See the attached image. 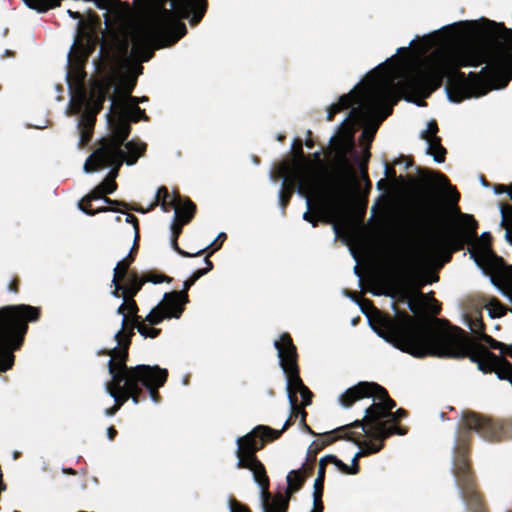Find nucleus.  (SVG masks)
Listing matches in <instances>:
<instances>
[{
    "instance_id": "1",
    "label": "nucleus",
    "mask_w": 512,
    "mask_h": 512,
    "mask_svg": "<svg viewBox=\"0 0 512 512\" xmlns=\"http://www.w3.org/2000/svg\"><path fill=\"white\" fill-rule=\"evenodd\" d=\"M482 29L484 41L469 43L450 55L443 57L432 69L417 66L408 71L396 87L405 94V99L419 106L426 105L423 99L439 89L447 78L446 94L454 103L480 97L491 89L505 88L512 80V29L503 23L485 20ZM373 84L365 103L363 92L354 88L340 96L337 103L327 111V121L335 115L350 109L342 124H363L385 108L380 121L392 114V106L386 103L393 96V71L386 63L380 64L369 73Z\"/></svg>"
},
{
    "instance_id": "2",
    "label": "nucleus",
    "mask_w": 512,
    "mask_h": 512,
    "mask_svg": "<svg viewBox=\"0 0 512 512\" xmlns=\"http://www.w3.org/2000/svg\"><path fill=\"white\" fill-rule=\"evenodd\" d=\"M282 433L283 430L258 425L246 435L238 437L236 441V467L238 469H248L252 472L253 479L260 488L263 512H287L292 495L298 492L305 483V475H303L302 469H297L288 473L286 477L287 489L284 495L282 493L272 495L269 490L270 479L264 464L257 457V452L262 450L267 443L280 438Z\"/></svg>"
},
{
    "instance_id": "3",
    "label": "nucleus",
    "mask_w": 512,
    "mask_h": 512,
    "mask_svg": "<svg viewBox=\"0 0 512 512\" xmlns=\"http://www.w3.org/2000/svg\"><path fill=\"white\" fill-rule=\"evenodd\" d=\"M172 9L162 7L155 19L151 32L140 31L132 38V48L124 39L119 44V51L124 59L129 54L137 61L147 62L154 56L152 43L157 40L161 46H171L187 34V28L181 19H188L190 25L196 26L203 19L207 8V0H170Z\"/></svg>"
},
{
    "instance_id": "4",
    "label": "nucleus",
    "mask_w": 512,
    "mask_h": 512,
    "mask_svg": "<svg viewBox=\"0 0 512 512\" xmlns=\"http://www.w3.org/2000/svg\"><path fill=\"white\" fill-rule=\"evenodd\" d=\"M412 353L420 356L464 359L476 363L483 373L495 372L501 380L509 381L512 377V363L505 357L497 356L486 346L460 327L442 328L434 336L432 346H414Z\"/></svg>"
},
{
    "instance_id": "5",
    "label": "nucleus",
    "mask_w": 512,
    "mask_h": 512,
    "mask_svg": "<svg viewBox=\"0 0 512 512\" xmlns=\"http://www.w3.org/2000/svg\"><path fill=\"white\" fill-rule=\"evenodd\" d=\"M356 303L366 315L369 311L376 313V326H373V329L381 338L413 357L424 358L425 356L412 353V348L414 346H432L434 336L441 329L437 325L440 322L439 319L429 321L411 316L406 311H396L395 316L383 314L367 298L356 299Z\"/></svg>"
},
{
    "instance_id": "6",
    "label": "nucleus",
    "mask_w": 512,
    "mask_h": 512,
    "mask_svg": "<svg viewBox=\"0 0 512 512\" xmlns=\"http://www.w3.org/2000/svg\"><path fill=\"white\" fill-rule=\"evenodd\" d=\"M457 219L455 228L451 231L436 234L432 238V248L435 253L442 255L445 262H449L452 253L463 250L468 246L471 258L477 265L489 266L492 260H496L491 266L490 276L492 277L495 269L498 267H508L501 258H497L491 248L492 236L489 233H483L480 239L477 237L478 223L473 215L462 213L459 207L455 206Z\"/></svg>"
},
{
    "instance_id": "7",
    "label": "nucleus",
    "mask_w": 512,
    "mask_h": 512,
    "mask_svg": "<svg viewBox=\"0 0 512 512\" xmlns=\"http://www.w3.org/2000/svg\"><path fill=\"white\" fill-rule=\"evenodd\" d=\"M41 308L28 304L7 305L0 308V372L12 368L15 356L28 332L29 323L41 318Z\"/></svg>"
},
{
    "instance_id": "8",
    "label": "nucleus",
    "mask_w": 512,
    "mask_h": 512,
    "mask_svg": "<svg viewBox=\"0 0 512 512\" xmlns=\"http://www.w3.org/2000/svg\"><path fill=\"white\" fill-rule=\"evenodd\" d=\"M307 198L308 211L303 214V219L317 227L321 221L325 224H332L334 231L339 233V226L335 223L344 199L345 191L343 187L330 182L327 187H320L317 184L316 189L300 193Z\"/></svg>"
},
{
    "instance_id": "9",
    "label": "nucleus",
    "mask_w": 512,
    "mask_h": 512,
    "mask_svg": "<svg viewBox=\"0 0 512 512\" xmlns=\"http://www.w3.org/2000/svg\"><path fill=\"white\" fill-rule=\"evenodd\" d=\"M392 412H387L383 401L373 402L365 409V415L362 419H357L352 423L340 426L336 431L347 428H355L362 436H367L371 440L383 442L393 435H405L408 429L401 425H391L389 417Z\"/></svg>"
},
{
    "instance_id": "10",
    "label": "nucleus",
    "mask_w": 512,
    "mask_h": 512,
    "mask_svg": "<svg viewBox=\"0 0 512 512\" xmlns=\"http://www.w3.org/2000/svg\"><path fill=\"white\" fill-rule=\"evenodd\" d=\"M274 347L277 350L280 367L286 374L288 398H290V393L294 397H297L296 395L299 393L303 406H309L312 403L313 393L300 377L297 348L290 334L282 333L280 338L274 342Z\"/></svg>"
},
{
    "instance_id": "11",
    "label": "nucleus",
    "mask_w": 512,
    "mask_h": 512,
    "mask_svg": "<svg viewBox=\"0 0 512 512\" xmlns=\"http://www.w3.org/2000/svg\"><path fill=\"white\" fill-rule=\"evenodd\" d=\"M419 174L422 176L425 189L419 198V208L421 218L428 225H435L443 221L444 211L441 203L440 193L433 186L432 182L436 181L444 188H449L453 192V202L457 203L460 199V194L455 187H452L449 179L441 172H434L432 170H425L422 172L418 169Z\"/></svg>"
},
{
    "instance_id": "12",
    "label": "nucleus",
    "mask_w": 512,
    "mask_h": 512,
    "mask_svg": "<svg viewBox=\"0 0 512 512\" xmlns=\"http://www.w3.org/2000/svg\"><path fill=\"white\" fill-rule=\"evenodd\" d=\"M115 341L118 347H114L110 351L105 352L110 356L108 361V370L111 377L116 383L123 382L124 380H134L136 377L144 376V372L150 370V365H137L128 367L127 361L129 357V347L131 345V338H126L125 330H119L115 336Z\"/></svg>"
},
{
    "instance_id": "13",
    "label": "nucleus",
    "mask_w": 512,
    "mask_h": 512,
    "mask_svg": "<svg viewBox=\"0 0 512 512\" xmlns=\"http://www.w3.org/2000/svg\"><path fill=\"white\" fill-rule=\"evenodd\" d=\"M452 474L468 512H488L472 466H466L462 460L453 462Z\"/></svg>"
},
{
    "instance_id": "14",
    "label": "nucleus",
    "mask_w": 512,
    "mask_h": 512,
    "mask_svg": "<svg viewBox=\"0 0 512 512\" xmlns=\"http://www.w3.org/2000/svg\"><path fill=\"white\" fill-rule=\"evenodd\" d=\"M111 134L99 141L97 148L124 151L122 149L131 133V123L127 117L125 103L114 101L107 113Z\"/></svg>"
},
{
    "instance_id": "15",
    "label": "nucleus",
    "mask_w": 512,
    "mask_h": 512,
    "mask_svg": "<svg viewBox=\"0 0 512 512\" xmlns=\"http://www.w3.org/2000/svg\"><path fill=\"white\" fill-rule=\"evenodd\" d=\"M293 153L296 160L293 179L298 182V192L303 193L316 189L318 176L310 159L304 155L300 139L294 141Z\"/></svg>"
},
{
    "instance_id": "16",
    "label": "nucleus",
    "mask_w": 512,
    "mask_h": 512,
    "mask_svg": "<svg viewBox=\"0 0 512 512\" xmlns=\"http://www.w3.org/2000/svg\"><path fill=\"white\" fill-rule=\"evenodd\" d=\"M123 163H125L124 151L96 148L87 158L84 164V171L86 173H93L101 168L111 167L107 178L115 181Z\"/></svg>"
},
{
    "instance_id": "17",
    "label": "nucleus",
    "mask_w": 512,
    "mask_h": 512,
    "mask_svg": "<svg viewBox=\"0 0 512 512\" xmlns=\"http://www.w3.org/2000/svg\"><path fill=\"white\" fill-rule=\"evenodd\" d=\"M177 291L167 292L163 295L161 302L155 306L146 316L145 321L150 325H158L165 319H179L185 310L184 299Z\"/></svg>"
},
{
    "instance_id": "18",
    "label": "nucleus",
    "mask_w": 512,
    "mask_h": 512,
    "mask_svg": "<svg viewBox=\"0 0 512 512\" xmlns=\"http://www.w3.org/2000/svg\"><path fill=\"white\" fill-rule=\"evenodd\" d=\"M106 391L114 399V405H119V409L129 399H132L135 404H138L141 399H145L143 390L135 384L134 380L116 383L112 378L106 383Z\"/></svg>"
},
{
    "instance_id": "19",
    "label": "nucleus",
    "mask_w": 512,
    "mask_h": 512,
    "mask_svg": "<svg viewBox=\"0 0 512 512\" xmlns=\"http://www.w3.org/2000/svg\"><path fill=\"white\" fill-rule=\"evenodd\" d=\"M144 376L136 377L135 384L138 387H145L149 393L150 398L158 403L161 400L159 388L163 387L168 379L167 369L160 368L159 366H150V370L145 371Z\"/></svg>"
},
{
    "instance_id": "20",
    "label": "nucleus",
    "mask_w": 512,
    "mask_h": 512,
    "mask_svg": "<svg viewBox=\"0 0 512 512\" xmlns=\"http://www.w3.org/2000/svg\"><path fill=\"white\" fill-rule=\"evenodd\" d=\"M374 382L361 381L346 389L338 398L339 404L344 409H350L355 403L362 399L373 397Z\"/></svg>"
},
{
    "instance_id": "21",
    "label": "nucleus",
    "mask_w": 512,
    "mask_h": 512,
    "mask_svg": "<svg viewBox=\"0 0 512 512\" xmlns=\"http://www.w3.org/2000/svg\"><path fill=\"white\" fill-rule=\"evenodd\" d=\"M112 83L110 81H104L97 83L86 102L85 109L93 114H99L103 109V105L107 99L116 101L115 97L111 95Z\"/></svg>"
},
{
    "instance_id": "22",
    "label": "nucleus",
    "mask_w": 512,
    "mask_h": 512,
    "mask_svg": "<svg viewBox=\"0 0 512 512\" xmlns=\"http://www.w3.org/2000/svg\"><path fill=\"white\" fill-rule=\"evenodd\" d=\"M355 437L358 439L357 442H359L355 444L360 448V450L353 457L352 465L349 466L351 475H356L359 473V459L361 457H365L370 454H375L382 450L384 447L383 442H377L375 440H371L367 436H362L357 430L355 431Z\"/></svg>"
},
{
    "instance_id": "23",
    "label": "nucleus",
    "mask_w": 512,
    "mask_h": 512,
    "mask_svg": "<svg viewBox=\"0 0 512 512\" xmlns=\"http://www.w3.org/2000/svg\"><path fill=\"white\" fill-rule=\"evenodd\" d=\"M139 241L134 240L133 246L129 252V254L119 261L114 268V276L112 279V285L114 286V290L112 291V295L114 297L119 298V291L121 288V282L126 277L127 273H130L129 270L131 264L135 261V257L139 247Z\"/></svg>"
},
{
    "instance_id": "24",
    "label": "nucleus",
    "mask_w": 512,
    "mask_h": 512,
    "mask_svg": "<svg viewBox=\"0 0 512 512\" xmlns=\"http://www.w3.org/2000/svg\"><path fill=\"white\" fill-rule=\"evenodd\" d=\"M192 220L191 212L189 215L183 217L181 220L174 217L171 224V246L172 248L183 257H196L204 253L205 249H200L195 253H189L181 249L178 245V238L182 233L184 225L188 224Z\"/></svg>"
},
{
    "instance_id": "25",
    "label": "nucleus",
    "mask_w": 512,
    "mask_h": 512,
    "mask_svg": "<svg viewBox=\"0 0 512 512\" xmlns=\"http://www.w3.org/2000/svg\"><path fill=\"white\" fill-rule=\"evenodd\" d=\"M492 283L512 303V265L495 269L492 275Z\"/></svg>"
},
{
    "instance_id": "26",
    "label": "nucleus",
    "mask_w": 512,
    "mask_h": 512,
    "mask_svg": "<svg viewBox=\"0 0 512 512\" xmlns=\"http://www.w3.org/2000/svg\"><path fill=\"white\" fill-rule=\"evenodd\" d=\"M105 197H107V196L103 192L102 187H100L98 185L90 193H88L85 197H83L81 199V201L78 204V207H79V209L82 212H84L85 214L90 215V216H94L97 213L107 212V211H114V212L125 213L124 211H122V210H120L118 208H115V207H101V208H98V209H89V208H87L85 206V203L89 204L92 201L98 200V199H103L104 200Z\"/></svg>"
},
{
    "instance_id": "27",
    "label": "nucleus",
    "mask_w": 512,
    "mask_h": 512,
    "mask_svg": "<svg viewBox=\"0 0 512 512\" xmlns=\"http://www.w3.org/2000/svg\"><path fill=\"white\" fill-rule=\"evenodd\" d=\"M123 281L125 283L121 284V288L119 291V297L122 298L135 297L145 284L143 282L142 276L139 275L136 271H131L130 273H127Z\"/></svg>"
},
{
    "instance_id": "28",
    "label": "nucleus",
    "mask_w": 512,
    "mask_h": 512,
    "mask_svg": "<svg viewBox=\"0 0 512 512\" xmlns=\"http://www.w3.org/2000/svg\"><path fill=\"white\" fill-rule=\"evenodd\" d=\"M124 162L131 166L137 163L138 159L144 156L147 144L138 140H130L124 143Z\"/></svg>"
},
{
    "instance_id": "29",
    "label": "nucleus",
    "mask_w": 512,
    "mask_h": 512,
    "mask_svg": "<svg viewBox=\"0 0 512 512\" xmlns=\"http://www.w3.org/2000/svg\"><path fill=\"white\" fill-rule=\"evenodd\" d=\"M177 200H181V196L178 193L171 196L167 187L161 186L157 190L155 202L150 205L148 210H152L157 205H160L164 212H169L176 205Z\"/></svg>"
},
{
    "instance_id": "30",
    "label": "nucleus",
    "mask_w": 512,
    "mask_h": 512,
    "mask_svg": "<svg viewBox=\"0 0 512 512\" xmlns=\"http://www.w3.org/2000/svg\"><path fill=\"white\" fill-rule=\"evenodd\" d=\"M336 430L337 428L334 429L333 431L322 434L321 439H319L318 441H320L324 445V448L336 442L337 440H347L353 443H358V439L355 437V428H347L340 431Z\"/></svg>"
},
{
    "instance_id": "31",
    "label": "nucleus",
    "mask_w": 512,
    "mask_h": 512,
    "mask_svg": "<svg viewBox=\"0 0 512 512\" xmlns=\"http://www.w3.org/2000/svg\"><path fill=\"white\" fill-rule=\"evenodd\" d=\"M153 325H146L142 317L135 318V324H131L128 332H126V338H131L134 336V329L136 328L138 332L145 338H156L160 335L161 329L152 327Z\"/></svg>"
},
{
    "instance_id": "32",
    "label": "nucleus",
    "mask_w": 512,
    "mask_h": 512,
    "mask_svg": "<svg viewBox=\"0 0 512 512\" xmlns=\"http://www.w3.org/2000/svg\"><path fill=\"white\" fill-rule=\"evenodd\" d=\"M424 140L428 142L427 154L433 156L437 163H443L446 158L447 150L441 144V138L424 135Z\"/></svg>"
},
{
    "instance_id": "33",
    "label": "nucleus",
    "mask_w": 512,
    "mask_h": 512,
    "mask_svg": "<svg viewBox=\"0 0 512 512\" xmlns=\"http://www.w3.org/2000/svg\"><path fill=\"white\" fill-rule=\"evenodd\" d=\"M295 187L298 188V182L296 179H293V175L290 178L285 176L281 190L279 192V204L283 211H285L286 207L288 206L294 193Z\"/></svg>"
},
{
    "instance_id": "34",
    "label": "nucleus",
    "mask_w": 512,
    "mask_h": 512,
    "mask_svg": "<svg viewBox=\"0 0 512 512\" xmlns=\"http://www.w3.org/2000/svg\"><path fill=\"white\" fill-rule=\"evenodd\" d=\"M130 104H125V110L127 113V117L129 118L130 123H138L139 121H148L149 117L147 116L144 109H141L138 106L139 100L137 97H130Z\"/></svg>"
},
{
    "instance_id": "35",
    "label": "nucleus",
    "mask_w": 512,
    "mask_h": 512,
    "mask_svg": "<svg viewBox=\"0 0 512 512\" xmlns=\"http://www.w3.org/2000/svg\"><path fill=\"white\" fill-rule=\"evenodd\" d=\"M172 209L175 211L174 217L180 220L189 215L190 212L193 219L196 213V205L187 197H181V200H177L176 205Z\"/></svg>"
},
{
    "instance_id": "36",
    "label": "nucleus",
    "mask_w": 512,
    "mask_h": 512,
    "mask_svg": "<svg viewBox=\"0 0 512 512\" xmlns=\"http://www.w3.org/2000/svg\"><path fill=\"white\" fill-rule=\"evenodd\" d=\"M373 390L372 398L383 401L386 411L392 412V409L396 407V402L389 396L388 391L376 382H374Z\"/></svg>"
},
{
    "instance_id": "37",
    "label": "nucleus",
    "mask_w": 512,
    "mask_h": 512,
    "mask_svg": "<svg viewBox=\"0 0 512 512\" xmlns=\"http://www.w3.org/2000/svg\"><path fill=\"white\" fill-rule=\"evenodd\" d=\"M478 340L483 341L485 344L488 345L489 348L499 350L503 355L510 356L512 358V344L506 345L496 339H494L492 336L484 333L482 334Z\"/></svg>"
},
{
    "instance_id": "38",
    "label": "nucleus",
    "mask_w": 512,
    "mask_h": 512,
    "mask_svg": "<svg viewBox=\"0 0 512 512\" xmlns=\"http://www.w3.org/2000/svg\"><path fill=\"white\" fill-rule=\"evenodd\" d=\"M500 212H501V218H502L501 226L506 230L505 237H506V239H511L512 205L501 204Z\"/></svg>"
},
{
    "instance_id": "39",
    "label": "nucleus",
    "mask_w": 512,
    "mask_h": 512,
    "mask_svg": "<svg viewBox=\"0 0 512 512\" xmlns=\"http://www.w3.org/2000/svg\"><path fill=\"white\" fill-rule=\"evenodd\" d=\"M486 308L491 318H500L506 315L507 311L510 312V309L503 305L497 298H491Z\"/></svg>"
},
{
    "instance_id": "40",
    "label": "nucleus",
    "mask_w": 512,
    "mask_h": 512,
    "mask_svg": "<svg viewBox=\"0 0 512 512\" xmlns=\"http://www.w3.org/2000/svg\"><path fill=\"white\" fill-rule=\"evenodd\" d=\"M24 2L38 12H46L60 5L59 0H24Z\"/></svg>"
},
{
    "instance_id": "41",
    "label": "nucleus",
    "mask_w": 512,
    "mask_h": 512,
    "mask_svg": "<svg viewBox=\"0 0 512 512\" xmlns=\"http://www.w3.org/2000/svg\"><path fill=\"white\" fill-rule=\"evenodd\" d=\"M288 399H289V403H290L291 412H290L289 418L286 420V422L284 423V425L281 429V430H283V432L286 431L294 423L293 419H296L299 416V414H300L299 410L303 409V407H304L303 404L302 405L298 404L297 397L290 395V398H288Z\"/></svg>"
},
{
    "instance_id": "42",
    "label": "nucleus",
    "mask_w": 512,
    "mask_h": 512,
    "mask_svg": "<svg viewBox=\"0 0 512 512\" xmlns=\"http://www.w3.org/2000/svg\"><path fill=\"white\" fill-rule=\"evenodd\" d=\"M141 276L143 278L144 283H147V282H151L153 284H160L163 282L171 283L173 280L171 277H169L163 273H160L158 271H155V270L145 272Z\"/></svg>"
},
{
    "instance_id": "43",
    "label": "nucleus",
    "mask_w": 512,
    "mask_h": 512,
    "mask_svg": "<svg viewBox=\"0 0 512 512\" xmlns=\"http://www.w3.org/2000/svg\"><path fill=\"white\" fill-rule=\"evenodd\" d=\"M311 163L313 164L314 166V169L317 173V176H318V185L320 187H324L322 184H321V179H322V172L326 169V166H325V163L322 159V152L321 151H316L312 154V160H310Z\"/></svg>"
},
{
    "instance_id": "44",
    "label": "nucleus",
    "mask_w": 512,
    "mask_h": 512,
    "mask_svg": "<svg viewBox=\"0 0 512 512\" xmlns=\"http://www.w3.org/2000/svg\"><path fill=\"white\" fill-rule=\"evenodd\" d=\"M74 74L76 81L83 82L86 76L84 71V60L78 58L74 62H70V74Z\"/></svg>"
},
{
    "instance_id": "45",
    "label": "nucleus",
    "mask_w": 512,
    "mask_h": 512,
    "mask_svg": "<svg viewBox=\"0 0 512 512\" xmlns=\"http://www.w3.org/2000/svg\"><path fill=\"white\" fill-rule=\"evenodd\" d=\"M203 276L202 272H194L192 276L187 279L183 284V289L181 291H177L180 296L184 299V302H189L188 290L195 284V282Z\"/></svg>"
},
{
    "instance_id": "46",
    "label": "nucleus",
    "mask_w": 512,
    "mask_h": 512,
    "mask_svg": "<svg viewBox=\"0 0 512 512\" xmlns=\"http://www.w3.org/2000/svg\"><path fill=\"white\" fill-rule=\"evenodd\" d=\"M469 328L477 339L485 333V323L483 322L482 316H476L469 320Z\"/></svg>"
},
{
    "instance_id": "47",
    "label": "nucleus",
    "mask_w": 512,
    "mask_h": 512,
    "mask_svg": "<svg viewBox=\"0 0 512 512\" xmlns=\"http://www.w3.org/2000/svg\"><path fill=\"white\" fill-rule=\"evenodd\" d=\"M137 83V76H124L121 79V90L125 97H132L131 93L134 90Z\"/></svg>"
},
{
    "instance_id": "48",
    "label": "nucleus",
    "mask_w": 512,
    "mask_h": 512,
    "mask_svg": "<svg viewBox=\"0 0 512 512\" xmlns=\"http://www.w3.org/2000/svg\"><path fill=\"white\" fill-rule=\"evenodd\" d=\"M123 300L125 301L126 311H127L128 317L130 319V323L135 324V318L140 317L138 315L139 307H138L136 301L134 300V297L123 298Z\"/></svg>"
},
{
    "instance_id": "49",
    "label": "nucleus",
    "mask_w": 512,
    "mask_h": 512,
    "mask_svg": "<svg viewBox=\"0 0 512 512\" xmlns=\"http://www.w3.org/2000/svg\"><path fill=\"white\" fill-rule=\"evenodd\" d=\"M104 202L107 203V204H110V205H116V206H121L127 210H133L135 212H138V213H145L147 211H149L148 209L145 210L144 208H142L141 206L137 205V204H134V205H130L124 201H119V200H112L108 197H105L104 198Z\"/></svg>"
},
{
    "instance_id": "50",
    "label": "nucleus",
    "mask_w": 512,
    "mask_h": 512,
    "mask_svg": "<svg viewBox=\"0 0 512 512\" xmlns=\"http://www.w3.org/2000/svg\"><path fill=\"white\" fill-rule=\"evenodd\" d=\"M324 449V445L320 441H313L307 450V461L314 463L318 453Z\"/></svg>"
},
{
    "instance_id": "51",
    "label": "nucleus",
    "mask_w": 512,
    "mask_h": 512,
    "mask_svg": "<svg viewBox=\"0 0 512 512\" xmlns=\"http://www.w3.org/2000/svg\"><path fill=\"white\" fill-rule=\"evenodd\" d=\"M227 235L224 232H221L217 238L207 247L204 249V253L208 251V256H212L213 253H215L217 250H219L223 244V242L226 240Z\"/></svg>"
},
{
    "instance_id": "52",
    "label": "nucleus",
    "mask_w": 512,
    "mask_h": 512,
    "mask_svg": "<svg viewBox=\"0 0 512 512\" xmlns=\"http://www.w3.org/2000/svg\"><path fill=\"white\" fill-rule=\"evenodd\" d=\"M324 460H326L328 464H334L343 474L351 475L349 465L342 462L335 455H326L324 456Z\"/></svg>"
},
{
    "instance_id": "53",
    "label": "nucleus",
    "mask_w": 512,
    "mask_h": 512,
    "mask_svg": "<svg viewBox=\"0 0 512 512\" xmlns=\"http://www.w3.org/2000/svg\"><path fill=\"white\" fill-rule=\"evenodd\" d=\"M97 114H93L92 112L84 110L79 121V126L89 127L93 130L95 122H96Z\"/></svg>"
},
{
    "instance_id": "54",
    "label": "nucleus",
    "mask_w": 512,
    "mask_h": 512,
    "mask_svg": "<svg viewBox=\"0 0 512 512\" xmlns=\"http://www.w3.org/2000/svg\"><path fill=\"white\" fill-rule=\"evenodd\" d=\"M117 313L123 315L122 319V325L120 330H125V332H128V329L130 328V319L128 317L127 311H126V305L125 301L117 308Z\"/></svg>"
},
{
    "instance_id": "55",
    "label": "nucleus",
    "mask_w": 512,
    "mask_h": 512,
    "mask_svg": "<svg viewBox=\"0 0 512 512\" xmlns=\"http://www.w3.org/2000/svg\"><path fill=\"white\" fill-rule=\"evenodd\" d=\"M407 416L408 412L403 408H399L395 412L392 411V415H390L388 420H390L391 425H399L398 422Z\"/></svg>"
},
{
    "instance_id": "56",
    "label": "nucleus",
    "mask_w": 512,
    "mask_h": 512,
    "mask_svg": "<svg viewBox=\"0 0 512 512\" xmlns=\"http://www.w3.org/2000/svg\"><path fill=\"white\" fill-rule=\"evenodd\" d=\"M100 187H102L103 192L105 195L112 194L117 189V183L114 180H109V178H106L103 180L100 184Z\"/></svg>"
},
{
    "instance_id": "57",
    "label": "nucleus",
    "mask_w": 512,
    "mask_h": 512,
    "mask_svg": "<svg viewBox=\"0 0 512 512\" xmlns=\"http://www.w3.org/2000/svg\"><path fill=\"white\" fill-rule=\"evenodd\" d=\"M438 131L439 128L437 122L435 120H431L428 122L427 130L421 133V138L424 139V135H429V137H438Z\"/></svg>"
},
{
    "instance_id": "58",
    "label": "nucleus",
    "mask_w": 512,
    "mask_h": 512,
    "mask_svg": "<svg viewBox=\"0 0 512 512\" xmlns=\"http://www.w3.org/2000/svg\"><path fill=\"white\" fill-rule=\"evenodd\" d=\"M80 130V143L86 145L92 138L93 130L89 127L79 126Z\"/></svg>"
},
{
    "instance_id": "59",
    "label": "nucleus",
    "mask_w": 512,
    "mask_h": 512,
    "mask_svg": "<svg viewBox=\"0 0 512 512\" xmlns=\"http://www.w3.org/2000/svg\"><path fill=\"white\" fill-rule=\"evenodd\" d=\"M126 222L133 225L134 231H135V237L134 240L139 241L140 239V232H139V221L136 216L133 214H127Z\"/></svg>"
},
{
    "instance_id": "60",
    "label": "nucleus",
    "mask_w": 512,
    "mask_h": 512,
    "mask_svg": "<svg viewBox=\"0 0 512 512\" xmlns=\"http://www.w3.org/2000/svg\"><path fill=\"white\" fill-rule=\"evenodd\" d=\"M229 505H230V512H251L250 509L246 505L238 502L235 499H231L229 502Z\"/></svg>"
},
{
    "instance_id": "61",
    "label": "nucleus",
    "mask_w": 512,
    "mask_h": 512,
    "mask_svg": "<svg viewBox=\"0 0 512 512\" xmlns=\"http://www.w3.org/2000/svg\"><path fill=\"white\" fill-rule=\"evenodd\" d=\"M493 189L496 194L507 193L510 200L512 201V183L509 185L495 184Z\"/></svg>"
},
{
    "instance_id": "62",
    "label": "nucleus",
    "mask_w": 512,
    "mask_h": 512,
    "mask_svg": "<svg viewBox=\"0 0 512 512\" xmlns=\"http://www.w3.org/2000/svg\"><path fill=\"white\" fill-rule=\"evenodd\" d=\"M324 493V481H320V479H315L313 485V497H323Z\"/></svg>"
},
{
    "instance_id": "63",
    "label": "nucleus",
    "mask_w": 512,
    "mask_h": 512,
    "mask_svg": "<svg viewBox=\"0 0 512 512\" xmlns=\"http://www.w3.org/2000/svg\"><path fill=\"white\" fill-rule=\"evenodd\" d=\"M328 462L324 460V457H322L319 461V469H318V475L316 479H320V481H325V473H326V465Z\"/></svg>"
},
{
    "instance_id": "64",
    "label": "nucleus",
    "mask_w": 512,
    "mask_h": 512,
    "mask_svg": "<svg viewBox=\"0 0 512 512\" xmlns=\"http://www.w3.org/2000/svg\"><path fill=\"white\" fill-rule=\"evenodd\" d=\"M323 497H313V509L311 512H323L324 511V504H323Z\"/></svg>"
}]
</instances>
